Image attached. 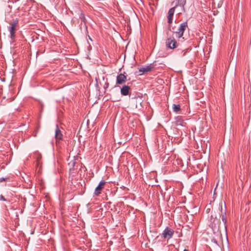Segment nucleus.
<instances>
[{
    "mask_svg": "<svg viewBox=\"0 0 251 251\" xmlns=\"http://www.w3.org/2000/svg\"><path fill=\"white\" fill-rule=\"evenodd\" d=\"M173 111L176 113H178L181 111L180 106L179 104L173 105Z\"/></svg>",
    "mask_w": 251,
    "mask_h": 251,
    "instance_id": "11",
    "label": "nucleus"
},
{
    "mask_svg": "<svg viewBox=\"0 0 251 251\" xmlns=\"http://www.w3.org/2000/svg\"><path fill=\"white\" fill-rule=\"evenodd\" d=\"M175 8L176 6L172 7L171 9H170L168 11V22L169 24H172L173 23V19L175 13Z\"/></svg>",
    "mask_w": 251,
    "mask_h": 251,
    "instance_id": "8",
    "label": "nucleus"
},
{
    "mask_svg": "<svg viewBox=\"0 0 251 251\" xmlns=\"http://www.w3.org/2000/svg\"><path fill=\"white\" fill-rule=\"evenodd\" d=\"M106 184V182L104 180H101L99 183L98 186L96 188L94 192V196L98 197L101 193V191L104 188V186Z\"/></svg>",
    "mask_w": 251,
    "mask_h": 251,
    "instance_id": "3",
    "label": "nucleus"
},
{
    "mask_svg": "<svg viewBox=\"0 0 251 251\" xmlns=\"http://www.w3.org/2000/svg\"><path fill=\"white\" fill-rule=\"evenodd\" d=\"M88 37H89V39L90 40H91V41L92 40V39L91 38V37H90L89 36H88Z\"/></svg>",
    "mask_w": 251,
    "mask_h": 251,
    "instance_id": "19",
    "label": "nucleus"
},
{
    "mask_svg": "<svg viewBox=\"0 0 251 251\" xmlns=\"http://www.w3.org/2000/svg\"><path fill=\"white\" fill-rule=\"evenodd\" d=\"M63 135L61 133V130L59 129L58 125H56V128L55 129V137L56 140H61L62 139Z\"/></svg>",
    "mask_w": 251,
    "mask_h": 251,
    "instance_id": "10",
    "label": "nucleus"
},
{
    "mask_svg": "<svg viewBox=\"0 0 251 251\" xmlns=\"http://www.w3.org/2000/svg\"><path fill=\"white\" fill-rule=\"evenodd\" d=\"M3 181H10V178L9 177H0V183Z\"/></svg>",
    "mask_w": 251,
    "mask_h": 251,
    "instance_id": "12",
    "label": "nucleus"
},
{
    "mask_svg": "<svg viewBox=\"0 0 251 251\" xmlns=\"http://www.w3.org/2000/svg\"><path fill=\"white\" fill-rule=\"evenodd\" d=\"M19 23L17 18L13 19L12 21L9 23V26H8V30L10 32V37L12 40L15 39L16 37V32L17 30V27Z\"/></svg>",
    "mask_w": 251,
    "mask_h": 251,
    "instance_id": "1",
    "label": "nucleus"
},
{
    "mask_svg": "<svg viewBox=\"0 0 251 251\" xmlns=\"http://www.w3.org/2000/svg\"><path fill=\"white\" fill-rule=\"evenodd\" d=\"M108 86H109V83H108V82H105V84H104V88L105 89H106V88H108Z\"/></svg>",
    "mask_w": 251,
    "mask_h": 251,
    "instance_id": "17",
    "label": "nucleus"
},
{
    "mask_svg": "<svg viewBox=\"0 0 251 251\" xmlns=\"http://www.w3.org/2000/svg\"><path fill=\"white\" fill-rule=\"evenodd\" d=\"M126 81V76L123 74H120L117 76L116 83L122 84Z\"/></svg>",
    "mask_w": 251,
    "mask_h": 251,
    "instance_id": "7",
    "label": "nucleus"
},
{
    "mask_svg": "<svg viewBox=\"0 0 251 251\" xmlns=\"http://www.w3.org/2000/svg\"><path fill=\"white\" fill-rule=\"evenodd\" d=\"M152 69L153 66H152L151 64L140 68L139 69V72L141 73V74H140V75H142L145 73L149 72L151 71Z\"/></svg>",
    "mask_w": 251,
    "mask_h": 251,
    "instance_id": "6",
    "label": "nucleus"
},
{
    "mask_svg": "<svg viewBox=\"0 0 251 251\" xmlns=\"http://www.w3.org/2000/svg\"><path fill=\"white\" fill-rule=\"evenodd\" d=\"M130 89L129 86L125 85L121 89V93L123 96H127L129 94Z\"/></svg>",
    "mask_w": 251,
    "mask_h": 251,
    "instance_id": "9",
    "label": "nucleus"
},
{
    "mask_svg": "<svg viewBox=\"0 0 251 251\" xmlns=\"http://www.w3.org/2000/svg\"><path fill=\"white\" fill-rule=\"evenodd\" d=\"M178 3L180 6L183 7L186 3V0H178Z\"/></svg>",
    "mask_w": 251,
    "mask_h": 251,
    "instance_id": "13",
    "label": "nucleus"
},
{
    "mask_svg": "<svg viewBox=\"0 0 251 251\" xmlns=\"http://www.w3.org/2000/svg\"><path fill=\"white\" fill-rule=\"evenodd\" d=\"M165 43L167 48L170 49H176L179 46V43L176 41L174 37L168 38Z\"/></svg>",
    "mask_w": 251,
    "mask_h": 251,
    "instance_id": "2",
    "label": "nucleus"
},
{
    "mask_svg": "<svg viewBox=\"0 0 251 251\" xmlns=\"http://www.w3.org/2000/svg\"><path fill=\"white\" fill-rule=\"evenodd\" d=\"M188 26V24L187 22L181 23L180 25V26L178 29V31L176 32V34H177L176 37L178 38H181L184 33V31L186 29V28Z\"/></svg>",
    "mask_w": 251,
    "mask_h": 251,
    "instance_id": "4",
    "label": "nucleus"
},
{
    "mask_svg": "<svg viewBox=\"0 0 251 251\" xmlns=\"http://www.w3.org/2000/svg\"><path fill=\"white\" fill-rule=\"evenodd\" d=\"M221 210H222V207H221ZM221 213H222V221L223 222H224V223L225 224H226V218L225 217V216L223 214V212L222 211H221Z\"/></svg>",
    "mask_w": 251,
    "mask_h": 251,
    "instance_id": "14",
    "label": "nucleus"
},
{
    "mask_svg": "<svg viewBox=\"0 0 251 251\" xmlns=\"http://www.w3.org/2000/svg\"><path fill=\"white\" fill-rule=\"evenodd\" d=\"M183 251H188V250H187V249H184V250H183Z\"/></svg>",
    "mask_w": 251,
    "mask_h": 251,
    "instance_id": "20",
    "label": "nucleus"
},
{
    "mask_svg": "<svg viewBox=\"0 0 251 251\" xmlns=\"http://www.w3.org/2000/svg\"><path fill=\"white\" fill-rule=\"evenodd\" d=\"M174 233V231L168 227H166L162 233V236L164 239H167L168 240L171 239Z\"/></svg>",
    "mask_w": 251,
    "mask_h": 251,
    "instance_id": "5",
    "label": "nucleus"
},
{
    "mask_svg": "<svg viewBox=\"0 0 251 251\" xmlns=\"http://www.w3.org/2000/svg\"><path fill=\"white\" fill-rule=\"evenodd\" d=\"M188 49H186L182 51L183 52V56L185 55V53L188 51Z\"/></svg>",
    "mask_w": 251,
    "mask_h": 251,
    "instance_id": "18",
    "label": "nucleus"
},
{
    "mask_svg": "<svg viewBox=\"0 0 251 251\" xmlns=\"http://www.w3.org/2000/svg\"><path fill=\"white\" fill-rule=\"evenodd\" d=\"M0 200H2L3 201H6V199L4 198V197L2 195H0Z\"/></svg>",
    "mask_w": 251,
    "mask_h": 251,
    "instance_id": "16",
    "label": "nucleus"
},
{
    "mask_svg": "<svg viewBox=\"0 0 251 251\" xmlns=\"http://www.w3.org/2000/svg\"><path fill=\"white\" fill-rule=\"evenodd\" d=\"M75 161L74 160H73V161H72L70 162L69 163V165H71V166H72V167H74V166H75Z\"/></svg>",
    "mask_w": 251,
    "mask_h": 251,
    "instance_id": "15",
    "label": "nucleus"
}]
</instances>
